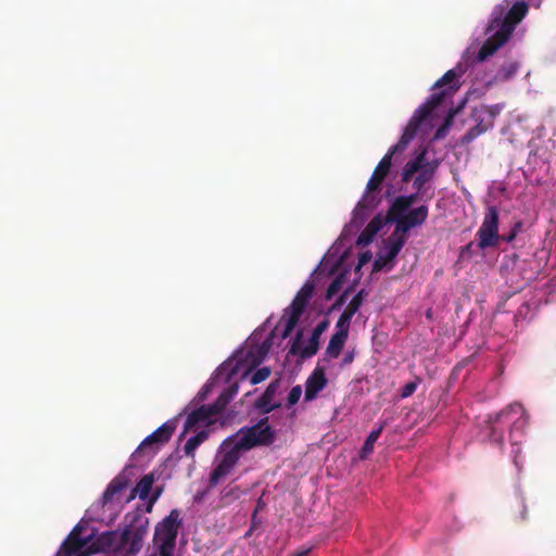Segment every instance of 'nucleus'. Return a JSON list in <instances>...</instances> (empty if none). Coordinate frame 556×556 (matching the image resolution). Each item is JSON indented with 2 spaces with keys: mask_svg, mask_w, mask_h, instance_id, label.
Returning <instances> with one entry per match:
<instances>
[{
  "mask_svg": "<svg viewBox=\"0 0 556 556\" xmlns=\"http://www.w3.org/2000/svg\"><path fill=\"white\" fill-rule=\"evenodd\" d=\"M279 388V381L270 382L264 393L257 399L255 406L263 413H269L275 408L279 407V404H274L273 400Z\"/></svg>",
  "mask_w": 556,
  "mask_h": 556,
  "instance_id": "obj_22",
  "label": "nucleus"
},
{
  "mask_svg": "<svg viewBox=\"0 0 556 556\" xmlns=\"http://www.w3.org/2000/svg\"><path fill=\"white\" fill-rule=\"evenodd\" d=\"M301 395H302V388H301V386L293 387L290 390V392L288 394V397H287L288 406L295 405L299 402Z\"/></svg>",
  "mask_w": 556,
  "mask_h": 556,
  "instance_id": "obj_42",
  "label": "nucleus"
},
{
  "mask_svg": "<svg viewBox=\"0 0 556 556\" xmlns=\"http://www.w3.org/2000/svg\"><path fill=\"white\" fill-rule=\"evenodd\" d=\"M426 316H427V318H431V317H432V312H431V309H428V311H427Z\"/></svg>",
  "mask_w": 556,
  "mask_h": 556,
  "instance_id": "obj_58",
  "label": "nucleus"
},
{
  "mask_svg": "<svg viewBox=\"0 0 556 556\" xmlns=\"http://www.w3.org/2000/svg\"><path fill=\"white\" fill-rule=\"evenodd\" d=\"M504 109L503 103H497L494 105H482L481 108H476V110L483 114L484 118H486L493 126L495 118L501 114Z\"/></svg>",
  "mask_w": 556,
  "mask_h": 556,
  "instance_id": "obj_34",
  "label": "nucleus"
},
{
  "mask_svg": "<svg viewBox=\"0 0 556 556\" xmlns=\"http://www.w3.org/2000/svg\"><path fill=\"white\" fill-rule=\"evenodd\" d=\"M420 379L416 378L414 381L406 383L401 390V397L405 399L410 396L416 391Z\"/></svg>",
  "mask_w": 556,
  "mask_h": 556,
  "instance_id": "obj_43",
  "label": "nucleus"
},
{
  "mask_svg": "<svg viewBox=\"0 0 556 556\" xmlns=\"http://www.w3.org/2000/svg\"><path fill=\"white\" fill-rule=\"evenodd\" d=\"M232 372L228 374L227 381L230 380Z\"/></svg>",
  "mask_w": 556,
  "mask_h": 556,
  "instance_id": "obj_61",
  "label": "nucleus"
},
{
  "mask_svg": "<svg viewBox=\"0 0 556 556\" xmlns=\"http://www.w3.org/2000/svg\"><path fill=\"white\" fill-rule=\"evenodd\" d=\"M349 290H345L338 299L337 301L332 304L331 306V309H337L338 307H340L341 305H343V303L345 302V296L348 294Z\"/></svg>",
  "mask_w": 556,
  "mask_h": 556,
  "instance_id": "obj_48",
  "label": "nucleus"
},
{
  "mask_svg": "<svg viewBox=\"0 0 556 556\" xmlns=\"http://www.w3.org/2000/svg\"><path fill=\"white\" fill-rule=\"evenodd\" d=\"M520 227H521V222L515 223V225L511 228V230L509 231V233L506 235V236L501 237V240L506 241V242L514 241L516 236H517V233H518V231H519V229H520Z\"/></svg>",
  "mask_w": 556,
  "mask_h": 556,
  "instance_id": "obj_45",
  "label": "nucleus"
},
{
  "mask_svg": "<svg viewBox=\"0 0 556 556\" xmlns=\"http://www.w3.org/2000/svg\"><path fill=\"white\" fill-rule=\"evenodd\" d=\"M472 118L476 122V125L467 130L463 137V142L469 143L489 129L493 128V125L476 109L472 111Z\"/></svg>",
  "mask_w": 556,
  "mask_h": 556,
  "instance_id": "obj_21",
  "label": "nucleus"
},
{
  "mask_svg": "<svg viewBox=\"0 0 556 556\" xmlns=\"http://www.w3.org/2000/svg\"><path fill=\"white\" fill-rule=\"evenodd\" d=\"M154 483V476L152 473L144 475L136 484L128 500L134 498L136 495L140 500L148 498Z\"/></svg>",
  "mask_w": 556,
  "mask_h": 556,
  "instance_id": "obj_27",
  "label": "nucleus"
},
{
  "mask_svg": "<svg viewBox=\"0 0 556 556\" xmlns=\"http://www.w3.org/2000/svg\"><path fill=\"white\" fill-rule=\"evenodd\" d=\"M472 245H473V242H469L467 245H465V247L463 248L462 253L464 254V253L469 252V251H470V249L472 248Z\"/></svg>",
  "mask_w": 556,
  "mask_h": 556,
  "instance_id": "obj_56",
  "label": "nucleus"
},
{
  "mask_svg": "<svg viewBox=\"0 0 556 556\" xmlns=\"http://www.w3.org/2000/svg\"><path fill=\"white\" fill-rule=\"evenodd\" d=\"M490 34V37L484 41V43L482 45L478 52L477 62L485 61L489 56L493 55L502 46H504L509 39V36H506V34L500 30L498 28H494Z\"/></svg>",
  "mask_w": 556,
  "mask_h": 556,
  "instance_id": "obj_16",
  "label": "nucleus"
},
{
  "mask_svg": "<svg viewBox=\"0 0 556 556\" xmlns=\"http://www.w3.org/2000/svg\"><path fill=\"white\" fill-rule=\"evenodd\" d=\"M353 359H354V354H353V352H349V353H346V354L344 355V357H343V364H344V365L351 364V363L353 362Z\"/></svg>",
  "mask_w": 556,
  "mask_h": 556,
  "instance_id": "obj_53",
  "label": "nucleus"
},
{
  "mask_svg": "<svg viewBox=\"0 0 556 556\" xmlns=\"http://www.w3.org/2000/svg\"><path fill=\"white\" fill-rule=\"evenodd\" d=\"M518 506H519V509H520V515L518 517L519 520H521V521L526 520L527 519V507H526L523 501H520Z\"/></svg>",
  "mask_w": 556,
  "mask_h": 556,
  "instance_id": "obj_50",
  "label": "nucleus"
},
{
  "mask_svg": "<svg viewBox=\"0 0 556 556\" xmlns=\"http://www.w3.org/2000/svg\"><path fill=\"white\" fill-rule=\"evenodd\" d=\"M348 337L349 334L336 330L326 349V355L330 358H337L341 354Z\"/></svg>",
  "mask_w": 556,
  "mask_h": 556,
  "instance_id": "obj_25",
  "label": "nucleus"
},
{
  "mask_svg": "<svg viewBox=\"0 0 556 556\" xmlns=\"http://www.w3.org/2000/svg\"><path fill=\"white\" fill-rule=\"evenodd\" d=\"M210 392V384L206 383L198 393V397L200 400H204L207 395V393Z\"/></svg>",
  "mask_w": 556,
  "mask_h": 556,
  "instance_id": "obj_52",
  "label": "nucleus"
},
{
  "mask_svg": "<svg viewBox=\"0 0 556 556\" xmlns=\"http://www.w3.org/2000/svg\"><path fill=\"white\" fill-rule=\"evenodd\" d=\"M405 241V237L391 233L386 241V251L379 254L377 260L374 262V270H382L389 263H391L404 247Z\"/></svg>",
  "mask_w": 556,
  "mask_h": 556,
  "instance_id": "obj_15",
  "label": "nucleus"
},
{
  "mask_svg": "<svg viewBox=\"0 0 556 556\" xmlns=\"http://www.w3.org/2000/svg\"><path fill=\"white\" fill-rule=\"evenodd\" d=\"M517 453H520L519 447L516 450V454H517ZM514 462L517 464V455L515 456Z\"/></svg>",
  "mask_w": 556,
  "mask_h": 556,
  "instance_id": "obj_60",
  "label": "nucleus"
},
{
  "mask_svg": "<svg viewBox=\"0 0 556 556\" xmlns=\"http://www.w3.org/2000/svg\"><path fill=\"white\" fill-rule=\"evenodd\" d=\"M309 552H311V549H304V551L294 553L292 556H307Z\"/></svg>",
  "mask_w": 556,
  "mask_h": 556,
  "instance_id": "obj_55",
  "label": "nucleus"
},
{
  "mask_svg": "<svg viewBox=\"0 0 556 556\" xmlns=\"http://www.w3.org/2000/svg\"><path fill=\"white\" fill-rule=\"evenodd\" d=\"M354 315L355 314L345 308L336 324V330L349 334L350 324Z\"/></svg>",
  "mask_w": 556,
  "mask_h": 556,
  "instance_id": "obj_36",
  "label": "nucleus"
},
{
  "mask_svg": "<svg viewBox=\"0 0 556 556\" xmlns=\"http://www.w3.org/2000/svg\"><path fill=\"white\" fill-rule=\"evenodd\" d=\"M435 166L427 165L414 179L413 187L416 191L422 192L424 186L429 182L434 175Z\"/></svg>",
  "mask_w": 556,
  "mask_h": 556,
  "instance_id": "obj_33",
  "label": "nucleus"
},
{
  "mask_svg": "<svg viewBox=\"0 0 556 556\" xmlns=\"http://www.w3.org/2000/svg\"><path fill=\"white\" fill-rule=\"evenodd\" d=\"M270 375V369L268 367L258 368L251 377L252 384H258L266 380Z\"/></svg>",
  "mask_w": 556,
  "mask_h": 556,
  "instance_id": "obj_41",
  "label": "nucleus"
},
{
  "mask_svg": "<svg viewBox=\"0 0 556 556\" xmlns=\"http://www.w3.org/2000/svg\"><path fill=\"white\" fill-rule=\"evenodd\" d=\"M175 429L176 420H167L139 444L132 457L137 458L142 454L154 455L161 445L170 440Z\"/></svg>",
  "mask_w": 556,
  "mask_h": 556,
  "instance_id": "obj_12",
  "label": "nucleus"
},
{
  "mask_svg": "<svg viewBox=\"0 0 556 556\" xmlns=\"http://www.w3.org/2000/svg\"><path fill=\"white\" fill-rule=\"evenodd\" d=\"M161 494V490H157L155 491L151 497L149 498V503H148V506H147V511H151L152 510V507L154 505V503L157 501L159 496Z\"/></svg>",
  "mask_w": 556,
  "mask_h": 556,
  "instance_id": "obj_47",
  "label": "nucleus"
},
{
  "mask_svg": "<svg viewBox=\"0 0 556 556\" xmlns=\"http://www.w3.org/2000/svg\"><path fill=\"white\" fill-rule=\"evenodd\" d=\"M111 549H121L119 535L116 532H104L99 535L94 541L90 542L85 556H91L99 552H106Z\"/></svg>",
  "mask_w": 556,
  "mask_h": 556,
  "instance_id": "obj_17",
  "label": "nucleus"
},
{
  "mask_svg": "<svg viewBox=\"0 0 556 556\" xmlns=\"http://www.w3.org/2000/svg\"><path fill=\"white\" fill-rule=\"evenodd\" d=\"M256 514H257V509L254 511L253 517H252V527H254V528H255V526L257 525V521H256Z\"/></svg>",
  "mask_w": 556,
  "mask_h": 556,
  "instance_id": "obj_57",
  "label": "nucleus"
},
{
  "mask_svg": "<svg viewBox=\"0 0 556 556\" xmlns=\"http://www.w3.org/2000/svg\"><path fill=\"white\" fill-rule=\"evenodd\" d=\"M528 12V4L523 1L516 2L503 17V9L493 11L492 20L486 28V33H491L494 28H498L506 36H511L517 24H519Z\"/></svg>",
  "mask_w": 556,
  "mask_h": 556,
  "instance_id": "obj_6",
  "label": "nucleus"
},
{
  "mask_svg": "<svg viewBox=\"0 0 556 556\" xmlns=\"http://www.w3.org/2000/svg\"><path fill=\"white\" fill-rule=\"evenodd\" d=\"M364 293L365 291L364 290H361L358 291L354 296L353 299L350 301L349 305L346 306V308L352 312L353 314H356L357 311L359 309L362 303H363V300H364Z\"/></svg>",
  "mask_w": 556,
  "mask_h": 556,
  "instance_id": "obj_40",
  "label": "nucleus"
},
{
  "mask_svg": "<svg viewBox=\"0 0 556 556\" xmlns=\"http://www.w3.org/2000/svg\"><path fill=\"white\" fill-rule=\"evenodd\" d=\"M327 384L325 371L320 367H316L306 380L305 401L314 400Z\"/></svg>",
  "mask_w": 556,
  "mask_h": 556,
  "instance_id": "obj_18",
  "label": "nucleus"
},
{
  "mask_svg": "<svg viewBox=\"0 0 556 556\" xmlns=\"http://www.w3.org/2000/svg\"><path fill=\"white\" fill-rule=\"evenodd\" d=\"M159 556H173V552L175 547H157Z\"/></svg>",
  "mask_w": 556,
  "mask_h": 556,
  "instance_id": "obj_51",
  "label": "nucleus"
},
{
  "mask_svg": "<svg viewBox=\"0 0 556 556\" xmlns=\"http://www.w3.org/2000/svg\"><path fill=\"white\" fill-rule=\"evenodd\" d=\"M374 174H375L376 176L380 177V179H382V180H384V179H386V177L388 176L386 173H383V172H379V169H377V168H375Z\"/></svg>",
  "mask_w": 556,
  "mask_h": 556,
  "instance_id": "obj_54",
  "label": "nucleus"
},
{
  "mask_svg": "<svg viewBox=\"0 0 556 556\" xmlns=\"http://www.w3.org/2000/svg\"><path fill=\"white\" fill-rule=\"evenodd\" d=\"M407 146L408 143L400 138L397 143L391 147L388 153L380 160L376 168L379 169V172H383L388 175L392 165V156L397 152L404 151Z\"/></svg>",
  "mask_w": 556,
  "mask_h": 556,
  "instance_id": "obj_26",
  "label": "nucleus"
},
{
  "mask_svg": "<svg viewBox=\"0 0 556 556\" xmlns=\"http://www.w3.org/2000/svg\"><path fill=\"white\" fill-rule=\"evenodd\" d=\"M273 336H274V332H271L269 334V337L261 345H258L254 350H250L248 352V357L252 358V361H251L252 366H257L263 362L264 357L266 356V354L268 353V351L271 346Z\"/></svg>",
  "mask_w": 556,
  "mask_h": 556,
  "instance_id": "obj_29",
  "label": "nucleus"
},
{
  "mask_svg": "<svg viewBox=\"0 0 556 556\" xmlns=\"http://www.w3.org/2000/svg\"><path fill=\"white\" fill-rule=\"evenodd\" d=\"M381 202L380 191H367L354 208L355 218H365Z\"/></svg>",
  "mask_w": 556,
  "mask_h": 556,
  "instance_id": "obj_20",
  "label": "nucleus"
},
{
  "mask_svg": "<svg viewBox=\"0 0 556 556\" xmlns=\"http://www.w3.org/2000/svg\"><path fill=\"white\" fill-rule=\"evenodd\" d=\"M254 527H251L250 530L245 533V536H249L251 535L252 531H253Z\"/></svg>",
  "mask_w": 556,
  "mask_h": 556,
  "instance_id": "obj_59",
  "label": "nucleus"
},
{
  "mask_svg": "<svg viewBox=\"0 0 556 556\" xmlns=\"http://www.w3.org/2000/svg\"><path fill=\"white\" fill-rule=\"evenodd\" d=\"M426 155H427V150L426 149H422L417 155L416 157L413 160L414 162H417V165L420 167V169L422 170L427 165H430L429 163H426Z\"/></svg>",
  "mask_w": 556,
  "mask_h": 556,
  "instance_id": "obj_46",
  "label": "nucleus"
},
{
  "mask_svg": "<svg viewBox=\"0 0 556 556\" xmlns=\"http://www.w3.org/2000/svg\"><path fill=\"white\" fill-rule=\"evenodd\" d=\"M383 222L380 216L374 217L357 238L358 245L369 244L374 237L381 230Z\"/></svg>",
  "mask_w": 556,
  "mask_h": 556,
  "instance_id": "obj_23",
  "label": "nucleus"
},
{
  "mask_svg": "<svg viewBox=\"0 0 556 556\" xmlns=\"http://www.w3.org/2000/svg\"><path fill=\"white\" fill-rule=\"evenodd\" d=\"M315 285L313 281H306L302 288L298 291L295 298L291 302L290 306L286 309L288 318L282 331V339H286L293 331L298 325L300 317L302 316L305 307L313 296Z\"/></svg>",
  "mask_w": 556,
  "mask_h": 556,
  "instance_id": "obj_7",
  "label": "nucleus"
},
{
  "mask_svg": "<svg viewBox=\"0 0 556 556\" xmlns=\"http://www.w3.org/2000/svg\"><path fill=\"white\" fill-rule=\"evenodd\" d=\"M386 426V422L381 424L377 429L372 430L368 437L366 438L361 451H359V457L362 459L367 458L369 454L372 453L375 443L381 435L383 428Z\"/></svg>",
  "mask_w": 556,
  "mask_h": 556,
  "instance_id": "obj_30",
  "label": "nucleus"
},
{
  "mask_svg": "<svg viewBox=\"0 0 556 556\" xmlns=\"http://www.w3.org/2000/svg\"><path fill=\"white\" fill-rule=\"evenodd\" d=\"M243 451L233 442L232 438H227L220 445L216 456V466L210 473V485H216L220 479L228 476L238 464Z\"/></svg>",
  "mask_w": 556,
  "mask_h": 556,
  "instance_id": "obj_4",
  "label": "nucleus"
},
{
  "mask_svg": "<svg viewBox=\"0 0 556 556\" xmlns=\"http://www.w3.org/2000/svg\"><path fill=\"white\" fill-rule=\"evenodd\" d=\"M208 432L201 430L197 434L190 437L185 446L184 451L187 456L193 457L195 450L207 439Z\"/></svg>",
  "mask_w": 556,
  "mask_h": 556,
  "instance_id": "obj_31",
  "label": "nucleus"
},
{
  "mask_svg": "<svg viewBox=\"0 0 556 556\" xmlns=\"http://www.w3.org/2000/svg\"><path fill=\"white\" fill-rule=\"evenodd\" d=\"M371 255L368 252H364L358 257V265L357 268H361L364 266L367 262H369Z\"/></svg>",
  "mask_w": 556,
  "mask_h": 556,
  "instance_id": "obj_49",
  "label": "nucleus"
},
{
  "mask_svg": "<svg viewBox=\"0 0 556 556\" xmlns=\"http://www.w3.org/2000/svg\"><path fill=\"white\" fill-rule=\"evenodd\" d=\"M128 486V479L118 475L108 485L106 490L102 495L103 504H108L113 501L114 496Z\"/></svg>",
  "mask_w": 556,
  "mask_h": 556,
  "instance_id": "obj_24",
  "label": "nucleus"
},
{
  "mask_svg": "<svg viewBox=\"0 0 556 556\" xmlns=\"http://www.w3.org/2000/svg\"><path fill=\"white\" fill-rule=\"evenodd\" d=\"M490 421L493 424H508L509 437L513 445H516L514 439L517 433H523L528 426V415L520 404H510L500 413L490 415Z\"/></svg>",
  "mask_w": 556,
  "mask_h": 556,
  "instance_id": "obj_8",
  "label": "nucleus"
},
{
  "mask_svg": "<svg viewBox=\"0 0 556 556\" xmlns=\"http://www.w3.org/2000/svg\"><path fill=\"white\" fill-rule=\"evenodd\" d=\"M175 429L176 420H167L139 444L132 457L137 458L142 454L154 455L161 445L170 440Z\"/></svg>",
  "mask_w": 556,
  "mask_h": 556,
  "instance_id": "obj_11",
  "label": "nucleus"
},
{
  "mask_svg": "<svg viewBox=\"0 0 556 556\" xmlns=\"http://www.w3.org/2000/svg\"><path fill=\"white\" fill-rule=\"evenodd\" d=\"M488 422L490 424V440L498 445H502L504 441V431L502 429H497V424L491 422L490 417L488 418Z\"/></svg>",
  "mask_w": 556,
  "mask_h": 556,
  "instance_id": "obj_39",
  "label": "nucleus"
},
{
  "mask_svg": "<svg viewBox=\"0 0 556 556\" xmlns=\"http://www.w3.org/2000/svg\"><path fill=\"white\" fill-rule=\"evenodd\" d=\"M125 521L127 523L119 534V546L126 556H136L148 534L149 519L140 510H135L125 516Z\"/></svg>",
  "mask_w": 556,
  "mask_h": 556,
  "instance_id": "obj_1",
  "label": "nucleus"
},
{
  "mask_svg": "<svg viewBox=\"0 0 556 556\" xmlns=\"http://www.w3.org/2000/svg\"><path fill=\"white\" fill-rule=\"evenodd\" d=\"M180 525V513L178 509H173L155 527L154 542L157 544V547H175Z\"/></svg>",
  "mask_w": 556,
  "mask_h": 556,
  "instance_id": "obj_13",
  "label": "nucleus"
},
{
  "mask_svg": "<svg viewBox=\"0 0 556 556\" xmlns=\"http://www.w3.org/2000/svg\"><path fill=\"white\" fill-rule=\"evenodd\" d=\"M421 193L422 192L416 191L415 193L408 195H399L392 201L389 208H393V211L397 213L406 212L419 199Z\"/></svg>",
  "mask_w": 556,
  "mask_h": 556,
  "instance_id": "obj_28",
  "label": "nucleus"
},
{
  "mask_svg": "<svg viewBox=\"0 0 556 556\" xmlns=\"http://www.w3.org/2000/svg\"><path fill=\"white\" fill-rule=\"evenodd\" d=\"M476 236L481 250L498 245L501 236L498 235V211L495 206L488 207Z\"/></svg>",
  "mask_w": 556,
  "mask_h": 556,
  "instance_id": "obj_10",
  "label": "nucleus"
},
{
  "mask_svg": "<svg viewBox=\"0 0 556 556\" xmlns=\"http://www.w3.org/2000/svg\"><path fill=\"white\" fill-rule=\"evenodd\" d=\"M517 70L518 64L516 62L504 64L498 68L495 78L502 81L508 80L517 73Z\"/></svg>",
  "mask_w": 556,
  "mask_h": 556,
  "instance_id": "obj_35",
  "label": "nucleus"
},
{
  "mask_svg": "<svg viewBox=\"0 0 556 556\" xmlns=\"http://www.w3.org/2000/svg\"><path fill=\"white\" fill-rule=\"evenodd\" d=\"M417 172H421L420 167L417 165V162H414L413 160L408 161L403 168L402 180L404 182H408Z\"/></svg>",
  "mask_w": 556,
  "mask_h": 556,
  "instance_id": "obj_37",
  "label": "nucleus"
},
{
  "mask_svg": "<svg viewBox=\"0 0 556 556\" xmlns=\"http://www.w3.org/2000/svg\"><path fill=\"white\" fill-rule=\"evenodd\" d=\"M383 180L376 176L374 173L367 182V191H381Z\"/></svg>",
  "mask_w": 556,
  "mask_h": 556,
  "instance_id": "obj_44",
  "label": "nucleus"
},
{
  "mask_svg": "<svg viewBox=\"0 0 556 556\" xmlns=\"http://www.w3.org/2000/svg\"><path fill=\"white\" fill-rule=\"evenodd\" d=\"M429 208L427 205H420L415 208H408L406 212H395L389 208L387 212V220L395 224L392 233L404 237L410 229L420 227L428 218Z\"/></svg>",
  "mask_w": 556,
  "mask_h": 556,
  "instance_id": "obj_5",
  "label": "nucleus"
},
{
  "mask_svg": "<svg viewBox=\"0 0 556 556\" xmlns=\"http://www.w3.org/2000/svg\"><path fill=\"white\" fill-rule=\"evenodd\" d=\"M458 74L455 70H448L440 79L432 86L433 92H443L444 99L451 97L459 89L457 81Z\"/></svg>",
  "mask_w": 556,
  "mask_h": 556,
  "instance_id": "obj_19",
  "label": "nucleus"
},
{
  "mask_svg": "<svg viewBox=\"0 0 556 556\" xmlns=\"http://www.w3.org/2000/svg\"><path fill=\"white\" fill-rule=\"evenodd\" d=\"M343 280H344L343 275H339L331 281V283L328 286V288L326 290V294H325L326 300L332 299V296L339 292V290L341 289V287L343 285Z\"/></svg>",
  "mask_w": 556,
  "mask_h": 556,
  "instance_id": "obj_38",
  "label": "nucleus"
},
{
  "mask_svg": "<svg viewBox=\"0 0 556 556\" xmlns=\"http://www.w3.org/2000/svg\"><path fill=\"white\" fill-rule=\"evenodd\" d=\"M267 418H262L252 427H242L233 442L243 451H250L256 446H268L276 440V431L267 424Z\"/></svg>",
  "mask_w": 556,
  "mask_h": 556,
  "instance_id": "obj_3",
  "label": "nucleus"
},
{
  "mask_svg": "<svg viewBox=\"0 0 556 556\" xmlns=\"http://www.w3.org/2000/svg\"><path fill=\"white\" fill-rule=\"evenodd\" d=\"M444 101L443 92H433L428 100L421 104L414 113L412 118L408 121L401 139L406 143H409L417 134L421 123L426 121L432 113Z\"/></svg>",
  "mask_w": 556,
  "mask_h": 556,
  "instance_id": "obj_9",
  "label": "nucleus"
},
{
  "mask_svg": "<svg viewBox=\"0 0 556 556\" xmlns=\"http://www.w3.org/2000/svg\"><path fill=\"white\" fill-rule=\"evenodd\" d=\"M329 321L327 319L321 320L313 329L308 344L301 350L302 344V331H298L295 338L292 341L290 353L292 355H300L302 358H308L315 355L319 349L320 336L327 330Z\"/></svg>",
  "mask_w": 556,
  "mask_h": 556,
  "instance_id": "obj_14",
  "label": "nucleus"
},
{
  "mask_svg": "<svg viewBox=\"0 0 556 556\" xmlns=\"http://www.w3.org/2000/svg\"><path fill=\"white\" fill-rule=\"evenodd\" d=\"M464 103H465V100L463 101V103L459 106L448 110V113L445 116L442 125H440L438 127V129L435 130V134H434L435 139L443 138L446 135L447 130L450 129V127L453 124L454 117L459 113Z\"/></svg>",
  "mask_w": 556,
  "mask_h": 556,
  "instance_id": "obj_32",
  "label": "nucleus"
},
{
  "mask_svg": "<svg viewBox=\"0 0 556 556\" xmlns=\"http://www.w3.org/2000/svg\"><path fill=\"white\" fill-rule=\"evenodd\" d=\"M239 386L237 382L231 383L224 390L216 401L210 405H202L201 407L192 410L185 422V432L192 430L197 426L212 424V417L220 414L233 396L238 393Z\"/></svg>",
  "mask_w": 556,
  "mask_h": 556,
  "instance_id": "obj_2",
  "label": "nucleus"
}]
</instances>
